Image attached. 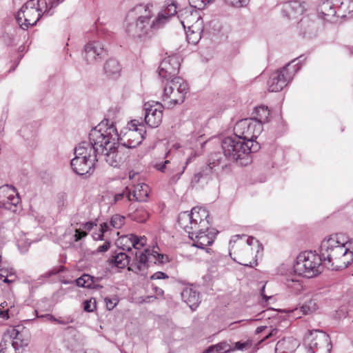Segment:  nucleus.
Here are the masks:
<instances>
[{
    "label": "nucleus",
    "mask_w": 353,
    "mask_h": 353,
    "mask_svg": "<svg viewBox=\"0 0 353 353\" xmlns=\"http://www.w3.org/2000/svg\"><path fill=\"white\" fill-rule=\"evenodd\" d=\"M227 166L225 160L219 153H214L210 155L208 164L199 172L196 173L191 183L193 185L199 183H207L210 179V175L213 173H218Z\"/></svg>",
    "instance_id": "nucleus-16"
},
{
    "label": "nucleus",
    "mask_w": 353,
    "mask_h": 353,
    "mask_svg": "<svg viewBox=\"0 0 353 353\" xmlns=\"http://www.w3.org/2000/svg\"><path fill=\"white\" fill-rule=\"evenodd\" d=\"M94 227L92 222H87L82 225L81 228H75V233L72 235L71 241L77 242L81 240L83 237L87 236L88 232H90Z\"/></svg>",
    "instance_id": "nucleus-31"
},
{
    "label": "nucleus",
    "mask_w": 353,
    "mask_h": 353,
    "mask_svg": "<svg viewBox=\"0 0 353 353\" xmlns=\"http://www.w3.org/2000/svg\"><path fill=\"white\" fill-rule=\"evenodd\" d=\"M337 12L338 10H336L334 5L332 2L327 1L325 3H323V4L321 6V17L324 20H326L327 21H331V18L335 17Z\"/></svg>",
    "instance_id": "nucleus-30"
},
{
    "label": "nucleus",
    "mask_w": 353,
    "mask_h": 353,
    "mask_svg": "<svg viewBox=\"0 0 353 353\" xmlns=\"http://www.w3.org/2000/svg\"><path fill=\"white\" fill-rule=\"evenodd\" d=\"M110 242L108 241H106L105 242L103 243V245H99L97 248V252H101V253L105 252L108 250V249L110 248Z\"/></svg>",
    "instance_id": "nucleus-52"
},
{
    "label": "nucleus",
    "mask_w": 353,
    "mask_h": 353,
    "mask_svg": "<svg viewBox=\"0 0 353 353\" xmlns=\"http://www.w3.org/2000/svg\"><path fill=\"white\" fill-rule=\"evenodd\" d=\"M163 105L157 101H148L143 105L145 123L150 128H157L162 122Z\"/></svg>",
    "instance_id": "nucleus-19"
},
{
    "label": "nucleus",
    "mask_w": 353,
    "mask_h": 353,
    "mask_svg": "<svg viewBox=\"0 0 353 353\" xmlns=\"http://www.w3.org/2000/svg\"><path fill=\"white\" fill-rule=\"evenodd\" d=\"M149 187L145 183H139L134 187L132 192V198L133 201L143 202L146 201L148 196Z\"/></svg>",
    "instance_id": "nucleus-28"
},
{
    "label": "nucleus",
    "mask_w": 353,
    "mask_h": 353,
    "mask_svg": "<svg viewBox=\"0 0 353 353\" xmlns=\"http://www.w3.org/2000/svg\"><path fill=\"white\" fill-rule=\"evenodd\" d=\"M118 299L117 298H108L106 297L105 299V302L106 303L107 308L110 310H112L118 303Z\"/></svg>",
    "instance_id": "nucleus-49"
},
{
    "label": "nucleus",
    "mask_w": 353,
    "mask_h": 353,
    "mask_svg": "<svg viewBox=\"0 0 353 353\" xmlns=\"http://www.w3.org/2000/svg\"><path fill=\"white\" fill-rule=\"evenodd\" d=\"M83 309L85 311L90 312L96 309L95 299H90L83 302Z\"/></svg>",
    "instance_id": "nucleus-48"
},
{
    "label": "nucleus",
    "mask_w": 353,
    "mask_h": 353,
    "mask_svg": "<svg viewBox=\"0 0 353 353\" xmlns=\"http://www.w3.org/2000/svg\"><path fill=\"white\" fill-rule=\"evenodd\" d=\"M101 134L90 131L89 141H82L74 148V157L70 165L73 171L79 175L90 176L95 170L96 163L99 161L97 156L99 141L103 139Z\"/></svg>",
    "instance_id": "nucleus-4"
},
{
    "label": "nucleus",
    "mask_w": 353,
    "mask_h": 353,
    "mask_svg": "<svg viewBox=\"0 0 353 353\" xmlns=\"http://www.w3.org/2000/svg\"><path fill=\"white\" fill-rule=\"evenodd\" d=\"M256 244L258 250H263V248L259 242L252 236L247 237L246 235L236 234L232 237L230 241V247L231 250H234V253L238 255L239 261L238 263L241 265L252 268L256 265L257 262L256 259L249 261L248 256H252V249L250 248L254 243Z\"/></svg>",
    "instance_id": "nucleus-9"
},
{
    "label": "nucleus",
    "mask_w": 353,
    "mask_h": 353,
    "mask_svg": "<svg viewBox=\"0 0 353 353\" xmlns=\"http://www.w3.org/2000/svg\"><path fill=\"white\" fill-rule=\"evenodd\" d=\"M270 114L268 106L262 105L254 108L252 113V117L251 118L254 119L263 125V123L268 122Z\"/></svg>",
    "instance_id": "nucleus-27"
},
{
    "label": "nucleus",
    "mask_w": 353,
    "mask_h": 353,
    "mask_svg": "<svg viewBox=\"0 0 353 353\" xmlns=\"http://www.w3.org/2000/svg\"><path fill=\"white\" fill-rule=\"evenodd\" d=\"M38 318H43L46 321H53L55 322L57 321V318H55L53 315L50 314H46L45 315L37 316Z\"/></svg>",
    "instance_id": "nucleus-54"
},
{
    "label": "nucleus",
    "mask_w": 353,
    "mask_h": 353,
    "mask_svg": "<svg viewBox=\"0 0 353 353\" xmlns=\"http://www.w3.org/2000/svg\"><path fill=\"white\" fill-rule=\"evenodd\" d=\"M92 131L101 134L103 137L99 141V148L101 149L97 152L99 161L103 159L110 166H120L125 161L127 154L124 147L118 142L119 137L113 122L102 121Z\"/></svg>",
    "instance_id": "nucleus-3"
},
{
    "label": "nucleus",
    "mask_w": 353,
    "mask_h": 353,
    "mask_svg": "<svg viewBox=\"0 0 353 353\" xmlns=\"http://www.w3.org/2000/svg\"><path fill=\"white\" fill-rule=\"evenodd\" d=\"M231 350V347L226 342H221L210 346L205 352L207 353H227Z\"/></svg>",
    "instance_id": "nucleus-35"
},
{
    "label": "nucleus",
    "mask_w": 353,
    "mask_h": 353,
    "mask_svg": "<svg viewBox=\"0 0 353 353\" xmlns=\"http://www.w3.org/2000/svg\"><path fill=\"white\" fill-rule=\"evenodd\" d=\"M77 285L81 288H98L99 285L95 284V278L87 274H83L81 276L76 279L75 281ZM101 288V286H100Z\"/></svg>",
    "instance_id": "nucleus-29"
},
{
    "label": "nucleus",
    "mask_w": 353,
    "mask_h": 353,
    "mask_svg": "<svg viewBox=\"0 0 353 353\" xmlns=\"http://www.w3.org/2000/svg\"><path fill=\"white\" fill-rule=\"evenodd\" d=\"M182 300L192 310H195L201 302L199 294L191 288H185L182 291Z\"/></svg>",
    "instance_id": "nucleus-25"
},
{
    "label": "nucleus",
    "mask_w": 353,
    "mask_h": 353,
    "mask_svg": "<svg viewBox=\"0 0 353 353\" xmlns=\"http://www.w3.org/2000/svg\"><path fill=\"white\" fill-rule=\"evenodd\" d=\"M285 340L279 341L276 345L275 352L276 353H293L292 351L285 352V351L283 350L285 347Z\"/></svg>",
    "instance_id": "nucleus-50"
},
{
    "label": "nucleus",
    "mask_w": 353,
    "mask_h": 353,
    "mask_svg": "<svg viewBox=\"0 0 353 353\" xmlns=\"http://www.w3.org/2000/svg\"><path fill=\"white\" fill-rule=\"evenodd\" d=\"M109 262L110 264H114L115 267L123 269L129 264L130 257L124 252H119L112 256Z\"/></svg>",
    "instance_id": "nucleus-32"
},
{
    "label": "nucleus",
    "mask_w": 353,
    "mask_h": 353,
    "mask_svg": "<svg viewBox=\"0 0 353 353\" xmlns=\"http://www.w3.org/2000/svg\"><path fill=\"white\" fill-rule=\"evenodd\" d=\"M178 223L188 234L197 230H208L210 227L209 221V212L205 208L194 207L190 212H181L178 216Z\"/></svg>",
    "instance_id": "nucleus-8"
},
{
    "label": "nucleus",
    "mask_w": 353,
    "mask_h": 353,
    "mask_svg": "<svg viewBox=\"0 0 353 353\" xmlns=\"http://www.w3.org/2000/svg\"><path fill=\"white\" fill-rule=\"evenodd\" d=\"M338 12L342 14V17L353 14V0H342L338 8Z\"/></svg>",
    "instance_id": "nucleus-36"
},
{
    "label": "nucleus",
    "mask_w": 353,
    "mask_h": 353,
    "mask_svg": "<svg viewBox=\"0 0 353 353\" xmlns=\"http://www.w3.org/2000/svg\"><path fill=\"white\" fill-rule=\"evenodd\" d=\"M350 247L351 240L345 241L341 234H334L325 238L320 245V254L325 266L332 270L346 268L353 261Z\"/></svg>",
    "instance_id": "nucleus-2"
},
{
    "label": "nucleus",
    "mask_w": 353,
    "mask_h": 353,
    "mask_svg": "<svg viewBox=\"0 0 353 353\" xmlns=\"http://www.w3.org/2000/svg\"><path fill=\"white\" fill-rule=\"evenodd\" d=\"M103 233L99 231V233H95L93 234V238L94 240H103Z\"/></svg>",
    "instance_id": "nucleus-60"
},
{
    "label": "nucleus",
    "mask_w": 353,
    "mask_h": 353,
    "mask_svg": "<svg viewBox=\"0 0 353 353\" xmlns=\"http://www.w3.org/2000/svg\"><path fill=\"white\" fill-rule=\"evenodd\" d=\"M131 237V234L123 236L120 238L119 243L123 250L131 251L132 246L131 244L134 242V239Z\"/></svg>",
    "instance_id": "nucleus-42"
},
{
    "label": "nucleus",
    "mask_w": 353,
    "mask_h": 353,
    "mask_svg": "<svg viewBox=\"0 0 353 353\" xmlns=\"http://www.w3.org/2000/svg\"><path fill=\"white\" fill-rule=\"evenodd\" d=\"M29 343V338L16 327H11L4 334L0 343V353H20V348Z\"/></svg>",
    "instance_id": "nucleus-13"
},
{
    "label": "nucleus",
    "mask_w": 353,
    "mask_h": 353,
    "mask_svg": "<svg viewBox=\"0 0 353 353\" xmlns=\"http://www.w3.org/2000/svg\"><path fill=\"white\" fill-rule=\"evenodd\" d=\"M153 5L140 3L129 10L125 19V32L134 39L144 40L151 37L154 30L162 28L170 19L176 14V5L174 0H166L165 5L153 19Z\"/></svg>",
    "instance_id": "nucleus-1"
},
{
    "label": "nucleus",
    "mask_w": 353,
    "mask_h": 353,
    "mask_svg": "<svg viewBox=\"0 0 353 353\" xmlns=\"http://www.w3.org/2000/svg\"><path fill=\"white\" fill-rule=\"evenodd\" d=\"M188 91L187 82L179 77L166 81L164 85L162 100L168 108L181 104Z\"/></svg>",
    "instance_id": "nucleus-10"
},
{
    "label": "nucleus",
    "mask_w": 353,
    "mask_h": 353,
    "mask_svg": "<svg viewBox=\"0 0 353 353\" xmlns=\"http://www.w3.org/2000/svg\"><path fill=\"white\" fill-rule=\"evenodd\" d=\"M156 291L159 294H163V291L161 289H158L157 288H156Z\"/></svg>",
    "instance_id": "nucleus-64"
},
{
    "label": "nucleus",
    "mask_w": 353,
    "mask_h": 353,
    "mask_svg": "<svg viewBox=\"0 0 353 353\" xmlns=\"http://www.w3.org/2000/svg\"><path fill=\"white\" fill-rule=\"evenodd\" d=\"M263 131L261 123L254 119L246 118L239 121L234 127V135L248 145L259 144L255 139Z\"/></svg>",
    "instance_id": "nucleus-12"
},
{
    "label": "nucleus",
    "mask_w": 353,
    "mask_h": 353,
    "mask_svg": "<svg viewBox=\"0 0 353 353\" xmlns=\"http://www.w3.org/2000/svg\"><path fill=\"white\" fill-rule=\"evenodd\" d=\"M191 6L188 10H199L203 9L205 6L213 0H188Z\"/></svg>",
    "instance_id": "nucleus-41"
},
{
    "label": "nucleus",
    "mask_w": 353,
    "mask_h": 353,
    "mask_svg": "<svg viewBox=\"0 0 353 353\" xmlns=\"http://www.w3.org/2000/svg\"><path fill=\"white\" fill-rule=\"evenodd\" d=\"M279 330L276 328L272 329L270 333L265 336L266 339L276 336L278 333Z\"/></svg>",
    "instance_id": "nucleus-59"
},
{
    "label": "nucleus",
    "mask_w": 353,
    "mask_h": 353,
    "mask_svg": "<svg viewBox=\"0 0 353 353\" xmlns=\"http://www.w3.org/2000/svg\"><path fill=\"white\" fill-rule=\"evenodd\" d=\"M104 71L106 75L110 78L117 79L120 75L121 68L117 60L110 59L104 65Z\"/></svg>",
    "instance_id": "nucleus-26"
},
{
    "label": "nucleus",
    "mask_w": 353,
    "mask_h": 353,
    "mask_svg": "<svg viewBox=\"0 0 353 353\" xmlns=\"http://www.w3.org/2000/svg\"><path fill=\"white\" fill-rule=\"evenodd\" d=\"M125 223V216L120 214H114L112 216L110 224V225L117 229L121 228Z\"/></svg>",
    "instance_id": "nucleus-43"
},
{
    "label": "nucleus",
    "mask_w": 353,
    "mask_h": 353,
    "mask_svg": "<svg viewBox=\"0 0 353 353\" xmlns=\"http://www.w3.org/2000/svg\"><path fill=\"white\" fill-rule=\"evenodd\" d=\"M250 0H224L226 5L234 8L246 7Z\"/></svg>",
    "instance_id": "nucleus-45"
},
{
    "label": "nucleus",
    "mask_w": 353,
    "mask_h": 353,
    "mask_svg": "<svg viewBox=\"0 0 353 353\" xmlns=\"http://www.w3.org/2000/svg\"><path fill=\"white\" fill-rule=\"evenodd\" d=\"M293 60L281 70L272 73L268 81V90L270 92H279L292 79L295 73L299 70V67L291 65Z\"/></svg>",
    "instance_id": "nucleus-14"
},
{
    "label": "nucleus",
    "mask_w": 353,
    "mask_h": 353,
    "mask_svg": "<svg viewBox=\"0 0 353 353\" xmlns=\"http://www.w3.org/2000/svg\"><path fill=\"white\" fill-rule=\"evenodd\" d=\"M170 163V161H169L168 160H166V161L164 162V163H163V164H162V163H157V164L156 165V168H157L159 170H160L161 172H165V168H166V165H167L168 163Z\"/></svg>",
    "instance_id": "nucleus-57"
},
{
    "label": "nucleus",
    "mask_w": 353,
    "mask_h": 353,
    "mask_svg": "<svg viewBox=\"0 0 353 353\" xmlns=\"http://www.w3.org/2000/svg\"><path fill=\"white\" fill-rule=\"evenodd\" d=\"M195 157H196V154H195V153L192 152V153H191V155H190V156L188 157V159L186 160L185 164L184 165H185V167H186V166H187V165H188V163H190L194 158H195Z\"/></svg>",
    "instance_id": "nucleus-61"
},
{
    "label": "nucleus",
    "mask_w": 353,
    "mask_h": 353,
    "mask_svg": "<svg viewBox=\"0 0 353 353\" xmlns=\"http://www.w3.org/2000/svg\"><path fill=\"white\" fill-rule=\"evenodd\" d=\"M300 26L305 29L303 32L304 37L307 34L308 37H312V35H315V26L313 22L309 21L307 19H301L300 21Z\"/></svg>",
    "instance_id": "nucleus-37"
},
{
    "label": "nucleus",
    "mask_w": 353,
    "mask_h": 353,
    "mask_svg": "<svg viewBox=\"0 0 353 353\" xmlns=\"http://www.w3.org/2000/svg\"><path fill=\"white\" fill-rule=\"evenodd\" d=\"M180 65V59L178 56L173 55L165 57L159 65V74L166 81H170L178 74Z\"/></svg>",
    "instance_id": "nucleus-21"
},
{
    "label": "nucleus",
    "mask_w": 353,
    "mask_h": 353,
    "mask_svg": "<svg viewBox=\"0 0 353 353\" xmlns=\"http://www.w3.org/2000/svg\"><path fill=\"white\" fill-rule=\"evenodd\" d=\"M59 272H60V270H57V269H52V270H49V271H48L47 272H46V273L43 274V276H44V277H46V278H50L51 276H52V275H55V274H58Z\"/></svg>",
    "instance_id": "nucleus-55"
},
{
    "label": "nucleus",
    "mask_w": 353,
    "mask_h": 353,
    "mask_svg": "<svg viewBox=\"0 0 353 353\" xmlns=\"http://www.w3.org/2000/svg\"><path fill=\"white\" fill-rule=\"evenodd\" d=\"M234 345L232 350L246 351L252 347L253 343L252 340L248 339L244 341H237Z\"/></svg>",
    "instance_id": "nucleus-44"
},
{
    "label": "nucleus",
    "mask_w": 353,
    "mask_h": 353,
    "mask_svg": "<svg viewBox=\"0 0 353 353\" xmlns=\"http://www.w3.org/2000/svg\"><path fill=\"white\" fill-rule=\"evenodd\" d=\"M130 219L139 223H144L148 218V212L143 208H137L129 214Z\"/></svg>",
    "instance_id": "nucleus-34"
},
{
    "label": "nucleus",
    "mask_w": 353,
    "mask_h": 353,
    "mask_svg": "<svg viewBox=\"0 0 353 353\" xmlns=\"http://www.w3.org/2000/svg\"><path fill=\"white\" fill-rule=\"evenodd\" d=\"M1 309H4L6 307L8 306V303L6 301H3L0 305Z\"/></svg>",
    "instance_id": "nucleus-63"
},
{
    "label": "nucleus",
    "mask_w": 353,
    "mask_h": 353,
    "mask_svg": "<svg viewBox=\"0 0 353 353\" xmlns=\"http://www.w3.org/2000/svg\"><path fill=\"white\" fill-rule=\"evenodd\" d=\"M285 285L292 290L295 294L300 292L303 290V285L299 279L296 276H288L286 278Z\"/></svg>",
    "instance_id": "nucleus-33"
},
{
    "label": "nucleus",
    "mask_w": 353,
    "mask_h": 353,
    "mask_svg": "<svg viewBox=\"0 0 353 353\" xmlns=\"http://www.w3.org/2000/svg\"><path fill=\"white\" fill-rule=\"evenodd\" d=\"M193 232L194 234H188V236L193 241V246L200 249H205L206 246L210 245L214 241L217 232L214 229L197 230Z\"/></svg>",
    "instance_id": "nucleus-22"
},
{
    "label": "nucleus",
    "mask_w": 353,
    "mask_h": 353,
    "mask_svg": "<svg viewBox=\"0 0 353 353\" xmlns=\"http://www.w3.org/2000/svg\"><path fill=\"white\" fill-rule=\"evenodd\" d=\"M167 278H168V276L163 272H157L150 276V279L152 280L162 279Z\"/></svg>",
    "instance_id": "nucleus-53"
},
{
    "label": "nucleus",
    "mask_w": 353,
    "mask_h": 353,
    "mask_svg": "<svg viewBox=\"0 0 353 353\" xmlns=\"http://www.w3.org/2000/svg\"><path fill=\"white\" fill-rule=\"evenodd\" d=\"M73 321L74 319L72 316H68L64 318L60 317L59 319H57V321L55 322L61 325H67L68 323H73Z\"/></svg>",
    "instance_id": "nucleus-51"
},
{
    "label": "nucleus",
    "mask_w": 353,
    "mask_h": 353,
    "mask_svg": "<svg viewBox=\"0 0 353 353\" xmlns=\"http://www.w3.org/2000/svg\"><path fill=\"white\" fill-rule=\"evenodd\" d=\"M317 309V304L314 299H309L301 306V311L304 314H309Z\"/></svg>",
    "instance_id": "nucleus-40"
},
{
    "label": "nucleus",
    "mask_w": 353,
    "mask_h": 353,
    "mask_svg": "<svg viewBox=\"0 0 353 353\" xmlns=\"http://www.w3.org/2000/svg\"><path fill=\"white\" fill-rule=\"evenodd\" d=\"M146 133L145 125L138 120H132L128 123V130L123 137L119 138L121 145L126 148H134L141 143Z\"/></svg>",
    "instance_id": "nucleus-15"
},
{
    "label": "nucleus",
    "mask_w": 353,
    "mask_h": 353,
    "mask_svg": "<svg viewBox=\"0 0 353 353\" xmlns=\"http://www.w3.org/2000/svg\"><path fill=\"white\" fill-rule=\"evenodd\" d=\"M8 312L9 309L3 310V309L0 308V317L8 319L9 318Z\"/></svg>",
    "instance_id": "nucleus-58"
},
{
    "label": "nucleus",
    "mask_w": 353,
    "mask_h": 353,
    "mask_svg": "<svg viewBox=\"0 0 353 353\" xmlns=\"http://www.w3.org/2000/svg\"><path fill=\"white\" fill-rule=\"evenodd\" d=\"M307 339L312 353H330L331 341L325 332L319 330H308Z\"/></svg>",
    "instance_id": "nucleus-17"
},
{
    "label": "nucleus",
    "mask_w": 353,
    "mask_h": 353,
    "mask_svg": "<svg viewBox=\"0 0 353 353\" xmlns=\"http://www.w3.org/2000/svg\"><path fill=\"white\" fill-rule=\"evenodd\" d=\"M181 23L185 30L189 43L196 45L201 39L203 21L197 10H184L181 14Z\"/></svg>",
    "instance_id": "nucleus-11"
},
{
    "label": "nucleus",
    "mask_w": 353,
    "mask_h": 353,
    "mask_svg": "<svg viewBox=\"0 0 353 353\" xmlns=\"http://www.w3.org/2000/svg\"><path fill=\"white\" fill-rule=\"evenodd\" d=\"M15 36L16 30L13 28H8L3 32L1 38L5 44L10 46L14 43Z\"/></svg>",
    "instance_id": "nucleus-38"
},
{
    "label": "nucleus",
    "mask_w": 353,
    "mask_h": 353,
    "mask_svg": "<svg viewBox=\"0 0 353 353\" xmlns=\"http://www.w3.org/2000/svg\"><path fill=\"white\" fill-rule=\"evenodd\" d=\"M136 255H137V252H136ZM137 258L138 261L134 267V270L131 268L128 269L136 272H141L152 264L163 263L164 262L165 256L159 254L154 249L152 250L146 249L143 252H141L139 256H137Z\"/></svg>",
    "instance_id": "nucleus-18"
},
{
    "label": "nucleus",
    "mask_w": 353,
    "mask_h": 353,
    "mask_svg": "<svg viewBox=\"0 0 353 353\" xmlns=\"http://www.w3.org/2000/svg\"><path fill=\"white\" fill-rule=\"evenodd\" d=\"M123 198H126L129 201H133V199L132 198V192L128 188H126L123 192L117 194L114 196V200L116 202L123 199Z\"/></svg>",
    "instance_id": "nucleus-47"
},
{
    "label": "nucleus",
    "mask_w": 353,
    "mask_h": 353,
    "mask_svg": "<svg viewBox=\"0 0 353 353\" xmlns=\"http://www.w3.org/2000/svg\"><path fill=\"white\" fill-rule=\"evenodd\" d=\"M105 55V49L99 41H90L85 46V59L88 63H94Z\"/></svg>",
    "instance_id": "nucleus-23"
},
{
    "label": "nucleus",
    "mask_w": 353,
    "mask_h": 353,
    "mask_svg": "<svg viewBox=\"0 0 353 353\" xmlns=\"http://www.w3.org/2000/svg\"><path fill=\"white\" fill-rule=\"evenodd\" d=\"M111 227L112 226L110 225V222L109 223H107V222L103 223L101 225L100 231L104 234V232L109 230Z\"/></svg>",
    "instance_id": "nucleus-56"
},
{
    "label": "nucleus",
    "mask_w": 353,
    "mask_h": 353,
    "mask_svg": "<svg viewBox=\"0 0 353 353\" xmlns=\"http://www.w3.org/2000/svg\"><path fill=\"white\" fill-rule=\"evenodd\" d=\"M221 147L226 159L232 161H239L242 165L249 164L251 162L250 154L258 151L260 148L259 144L248 145L236 136L225 138Z\"/></svg>",
    "instance_id": "nucleus-6"
},
{
    "label": "nucleus",
    "mask_w": 353,
    "mask_h": 353,
    "mask_svg": "<svg viewBox=\"0 0 353 353\" xmlns=\"http://www.w3.org/2000/svg\"><path fill=\"white\" fill-rule=\"evenodd\" d=\"M265 327H264V326L258 327L256 330V333L259 334V333L262 332L265 329Z\"/></svg>",
    "instance_id": "nucleus-62"
},
{
    "label": "nucleus",
    "mask_w": 353,
    "mask_h": 353,
    "mask_svg": "<svg viewBox=\"0 0 353 353\" xmlns=\"http://www.w3.org/2000/svg\"><path fill=\"white\" fill-rule=\"evenodd\" d=\"M305 3L298 1H291L283 4L282 12L289 19H296L305 10Z\"/></svg>",
    "instance_id": "nucleus-24"
},
{
    "label": "nucleus",
    "mask_w": 353,
    "mask_h": 353,
    "mask_svg": "<svg viewBox=\"0 0 353 353\" xmlns=\"http://www.w3.org/2000/svg\"><path fill=\"white\" fill-rule=\"evenodd\" d=\"M20 202V197L16 188L10 185L0 187V205L8 210L15 212L17 205Z\"/></svg>",
    "instance_id": "nucleus-20"
},
{
    "label": "nucleus",
    "mask_w": 353,
    "mask_h": 353,
    "mask_svg": "<svg viewBox=\"0 0 353 353\" xmlns=\"http://www.w3.org/2000/svg\"><path fill=\"white\" fill-rule=\"evenodd\" d=\"M324 266L321 254L315 251H305L297 256L294 264V271L299 276L313 278L323 272Z\"/></svg>",
    "instance_id": "nucleus-7"
},
{
    "label": "nucleus",
    "mask_w": 353,
    "mask_h": 353,
    "mask_svg": "<svg viewBox=\"0 0 353 353\" xmlns=\"http://www.w3.org/2000/svg\"><path fill=\"white\" fill-rule=\"evenodd\" d=\"M185 170V165L176 166L172 170L170 173L169 183L170 184H175L181 178Z\"/></svg>",
    "instance_id": "nucleus-39"
},
{
    "label": "nucleus",
    "mask_w": 353,
    "mask_h": 353,
    "mask_svg": "<svg viewBox=\"0 0 353 353\" xmlns=\"http://www.w3.org/2000/svg\"><path fill=\"white\" fill-rule=\"evenodd\" d=\"M64 0H29L18 11L16 20L21 28L26 30L37 23L42 14L52 15V9Z\"/></svg>",
    "instance_id": "nucleus-5"
},
{
    "label": "nucleus",
    "mask_w": 353,
    "mask_h": 353,
    "mask_svg": "<svg viewBox=\"0 0 353 353\" xmlns=\"http://www.w3.org/2000/svg\"><path fill=\"white\" fill-rule=\"evenodd\" d=\"M134 239V242L131 245L136 250H139L143 248L146 243V238L145 236H137L133 234H131V237Z\"/></svg>",
    "instance_id": "nucleus-46"
}]
</instances>
